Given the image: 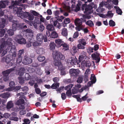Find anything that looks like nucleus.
Returning a JSON list of instances; mask_svg holds the SVG:
<instances>
[{
	"instance_id": "26",
	"label": "nucleus",
	"mask_w": 124,
	"mask_h": 124,
	"mask_svg": "<svg viewBox=\"0 0 124 124\" xmlns=\"http://www.w3.org/2000/svg\"><path fill=\"white\" fill-rule=\"evenodd\" d=\"M10 94L9 93L6 92L0 94V97L4 98H8L10 96Z\"/></svg>"
},
{
	"instance_id": "46",
	"label": "nucleus",
	"mask_w": 124,
	"mask_h": 124,
	"mask_svg": "<svg viewBox=\"0 0 124 124\" xmlns=\"http://www.w3.org/2000/svg\"><path fill=\"white\" fill-rule=\"evenodd\" d=\"M116 7L117 8L116 9V13L119 15H121L122 13V11L121 10L120 8L119 7L115 6L114 7V8H115Z\"/></svg>"
},
{
	"instance_id": "36",
	"label": "nucleus",
	"mask_w": 124,
	"mask_h": 124,
	"mask_svg": "<svg viewBox=\"0 0 124 124\" xmlns=\"http://www.w3.org/2000/svg\"><path fill=\"white\" fill-rule=\"evenodd\" d=\"M46 28L47 30L50 31H52L54 30V28L52 24H48Z\"/></svg>"
},
{
	"instance_id": "44",
	"label": "nucleus",
	"mask_w": 124,
	"mask_h": 124,
	"mask_svg": "<svg viewBox=\"0 0 124 124\" xmlns=\"http://www.w3.org/2000/svg\"><path fill=\"white\" fill-rule=\"evenodd\" d=\"M62 46L63 47V49H64L65 51H67L69 50V46L67 44L63 43L62 45Z\"/></svg>"
},
{
	"instance_id": "37",
	"label": "nucleus",
	"mask_w": 124,
	"mask_h": 124,
	"mask_svg": "<svg viewBox=\"0 0 124 124\" xmlns=\"http://www.w3.org/2000/svg\"><path fill=\"white\" fill-rule=\"evenodd\" d=\"M1 20L2 23L0 24V30H2V28H4L5 26V23L6 21L4 19V20H2L1 18H0V20Z\"/></svg>"
},
{
	"instance_id": "57",
	"label": "nucleus",
	"mask_w": 124,
	"mask_h": 124,
	"mask_svg": "<svg viewBox=\"0 0 124 124\" xmlns=\"http://www.w3.org/2000/svg\"><path fill=\"white\" fill-rule=\"evenodd\" d=\"M111 11H108V12L107 14L106 15V16L112 17L113 15V14L112 13Z\"/></svg>"
},
{
	"instance_id": "33",
	"label": "nucleus",
	"mask_w": 124,
	"mask_h": 124,
	"mask_svg": "<svg viewBox=\"0 0 124 124\" xmlns=\"http://www.w3.org/2000/svg\"><path fill=\"white\" fill-rule=\"evenodd\" d=\"M90 79L91 80V84L95 83L96 81V79L95 75L92 74L90 78Z\"/></svg>"
},
{
	"instance_id": "4",
	"label": "nucleus",
	"mask_w": 124,
	"mask_h": 124,
	"mask_svg": "<svg viewBox=\"0 0 124 124\" xmlns=\"http://www.w3.org/2000/svg\"><path fill=\"white\" fill-rule=\"evenodd\" d=\"M11 54L7 55L5 58V61L6 63L8 64H9V65L11 66H14L15 60V57L12 56Z\"/></svg>"
},
{
	"instance_id": "45",
	"label": "nucleus",
	"mask_w": 124,
	"mask_h": 124,
	"mask_svg": "<svg viewBox=\"0 0 124 124\" xmlns=\"http://www.w3.org/2000/svg\"><path fill=\"white\" fill-rule=\"evenodd\" d=\"M14 30L13 29V30L12 29H9L7 31V33L9 36H12L14 34Z\"/></svg>"
},
{
	"instance_id": "34",
	"label": "nucleus",
	"mask_w": 124,
	"mask_h": 124,
	"mask_svg": "<svg viewBox=\"0 0 124 124\" xmlns=\"http://www.w3.org/2000/svg\"><path fill=\"white\" fill-rule=\"evenodd\" d=\"M82 4V3L80 1H79L76 7V11L77 12L79 11L80 9V6Z\"/></svg>"
},
{
	"instance_id": "60",
	"label": "nucleus",
	"mask_w": 124,
	"mask_h": 124,
	"mask_svg": "<svg viewBox=\"0 0 124 124\" xmlns=\"http://www.w3.org/2000/svg\"><path fill=\"white\" fill-rule=\"evenodd\" d=\"M77 48L78 49H84L85 48V47L84 46H82L81 44L79 43L77 45Z\"/></svg>"
},
{
	"instance_id": "43",
	"label": "nucleus",
	"mask_w": 124,
	"mask_h": 124,
	"mask_svg": "<svg viewBox=\"0 0 124 124\" xmlns=\"http://www.w3.org/2000/svg\"><path fill=\"white\" fill-rule=\"evenodd\" d=\"M53 14L55 16V18L59 17V15L60 14V12L59 10H56L54 11L53 12Z\"/></svg>"
},
{
	"instance_id": "63",
	"label": "nucleus",
	"mask_w": 124,
	"mask_h": 124,
	"mask_svg": "<svg viewBox=\"0 0 124 124\" xmlns=\"http://www.w3.org/2000/svg\"><path fill=\"white\" fill-rule=\"evenodd\" d=\"M29 14L28 17V19L30 20H33L34 18V16L32 15L30 13Z\"/></svg>"
},
{
	"instance_id": "14",
	"label": "nucleus",
	"mask_w": 124,
	"mask_h": 124,
	"mask_svg": "<svg viewBox=\"0 0 124 124\" xmlns=\"http://www.w3.org/2000/svg\"><path fill=\"white\" fill-rule=\"evenodd\" d=\"M9 2L8 0L5 1L1 0L0 1V7L5 8L7 5H8Z\"/></svg>"
},
{
	"instance_id": "7",
	"label": "nucleus",
	"mask_w": 124,
	"mask_h": 124,
	"mask_svg": "<svg viewBox=\"0 0 124 124\" xmlns=\"http://www.w3.org/2000/svg\"><path fill=\"white\" fill-rule=\"evenodd\" d=\"M64 18V17L62 16L60 17H59L53 18L50 19V22L51 24H53L54 26H55L58 23V21L62 22Z\"/></svg>"
},
{
	"instance_id": "25",
	"label": "nucleus",
	"mask_w": 124,
	"mask_h": 124,
	"mask_svg": "<svg viewBox=\"0 0 124 124\" xmlns=\"http://www.w3.org/2000/svg\"><path fill=\"white\" fill-rule=\"evenodd\" d=\"M74 22L76 26H81L82 24V21L79 18L76 19Z\"/></svg>"
},
{
	"instance_id": "56",
	"label": "nucleus",
	"mask_w": 124,
	"mask_h": 124,
	"mask_svg": "<svg viewBox=\"0 0 124 124\" xmlns=\"http://www.w3.org/2000/svg\"><path fill=\"white\" fill-rule=\"evenodd\" d=\"M83 80V78L82 76H79L77 79V82L79 83H81Z\"/></svg>"
},
{
	"instance_id": "22",
	"label": "nucleus",
	"mask_w": 124,
	"mask_h": 124,
	"mask_svg": "<svg viewBox=\"0 0 124 124\" xmlns=\"http://www.w3.org/2000/svg\"><path fill=\"white\" fill-rule=\"evenodd\" d=\"M29 13L27 12H23L20 14V17L22 18L28 17Z\"/></svg>"
},
{
	"instance_id": "50",
	"label": "nucleus",
	"mask_w": 124,
	"mask_h": 124,
	"mask_svg": "<svg viewBox=\"0 0 124 124\" xmlns=\"http://www.w3.org/2000/svg\"><path fill=\"white\" fill-rule=\"evenodd\" d=\"M109 24L110 26L114 27L116 23L112 20H110L109 21Z\"/></svg>"
},
{
	"instance_id": "6",
	"label": "nucleus",
	"mask_w": 124,
	"mask_h": 124,
	"mask_svg": "<svg viewBox=\"0 0 124 124\" xmlns=\"http://www.w3.org/2000/svg\"><path fill=\"white\" fill-rule=\"evenodd\" d=\"M53 57L54 59L59 60H63L65 59V57L62 53L57 51H55L53 53Z\"/></svg>"
},
{
	"instance_id": "10",
	"label": "nucleus",
	"mask_w": 124,
	"mask_h": 124,
	"mask_svg": "<svg viewBox=\"0 0 124 124\" xmlns=\"http://www.w3.org/2000/svg\"><path fill=\"white\" fill-rule=\"evenodd\" d=\"M54 59V65L57 66L58 69L60 70L64 69V67L62 65L61 62L59 60H58L57 59Z\"/></svg>"
},
{
	"instance_id": "19",
	"label": "nucleus",
	"mask_w": 124,
	"mask_h": 124,
	"mask_svg": "<svg viewBox=\"0 0 124 124\" xmlns=\"http://www.w3.org/2000/svg\"><path fill=\"white\" fill-rule=\"evenodd\" d=\"M14 70V68H11L3 72L2 73L4 76H8V74L12 71Z\"/></svg>"
},
{
	"instance_id": "54",
	"label": "nucleus",
	"mask_w": 124,
	"mask_h": 124,
	"mask_svg": "<svg viewBox=\"0 0 124 124\" xmlns=\"http://www.w3.org/2000/svg\"><path fill=\"white\" fill-rule=\"evenodd\" d=\"M24 52V50L23 49L19 51L18 53L17 54V56H18L19 57H22V55L23 54Z\"/></svg>"
},
{
	"instance_id": "58",
	"label": "nucleus",
	"mask_w": 124,
	"mask_h": 124,
	"mask_svg": "<svg viewBox=\"0 0 124 124\" xmlns=\"http://www.w3.org/2000/svg\"><path fill=\"white\" fill-rule=\"evenodd\" d=\"M5 29L1 30L0 31V37H2L3 36L5 32Z\"/></svg>"
},
{
	"instance_id": "52",
	"label": "nucleus",
	"mask_w": 124,
	"mask_h": 124,
	"mask_svg": "<svg viewBox=\"0 0 124 124\" xmlns=\"http://www.w3.org/2000/svg\"><path fill=\"white\" fill-rule=\"evenodd\" d=\"M38 59L40 62H42L45 59V58L44 56H39L38 57Z\"/></svg>"
},
{
	"instance_id": "51",
	"label": "nucleus",
	"mask_w": 124,
	"mask_h": 124,
	"mask_svg": "<svg viewBox=\"0 0 124 124\" xmlns=\"http://www.w3.org/2000/svg\"><path fill=\"white\" fill-rule=\"evenodd\" d=\"M11 3L13 4V5L15 6L16 5H19V4H20L18 0H15L14 1V0H12L11 1Z\"/></svg>"
},
{
	"instance_id": "53",
	"label": "nucleus",
	"mask_w": 124,
	"mask_h": 124,
	"mask_svg": "<svg viewBox=\"0 0 124 124\" xmlns=\"http://www.w3.org/2000/svg\"><path fill=\"white\" fill-rule=\"evenodd\" d=\"M105 10V9L102 7H99L96 10L97 12L99 13H102Z\"/></svg>"
},
{
	"instance_id": "31",
	"label": "nucleus",
	"mask_w": 124,
	"mask_h": 124,
	"mask_svg": "<svg viewBox=\"0 0 124 124\" xmlns=\"http://www.w3.org/2000/svg\"><path fill=\"white\" fill-rule=\"evenodd\" d=\"M70 19L69 18H66L64 20L63 23L62 25L63 27H65L66 26V25L70 23Z\"/></svg>"
},
{
	"instance_id": "35",
	"label": "nucleus",
	"mask_w": 124,
	"mask_h": 124,
	"mask_svg": "<svg viewBox=\"0 0 124 124\" xmlns=\"http://www.w3.org/2000/svg\"><path fill=\"white\" fill-rule=\"evenodd\" d=\"M56 46L54 42H52L49 45L50 50L53 51L55 48Z\"/></svg>"
},
{
	"instance_id": "29",
	"label": "nucleus",
	"mask_w": 124,
	"mask_h": 124,
	"mask_svg": "<svg viewBox=\"0 0 124 124\" xmlns=\"http://www.w3.org/2000/svg\"><path fill=\"white\" fill-rule=\"evenodd\" d=\"M25 70L24 68L23 67L21 68L19 70L18 74L21 77L23 76L25 72Z\"/></svg>"
},
{
	"instance_id": "16",
	"label": "nucleus",
	"mask_w": 124,
	"mask_h": 124,
	"mask_svg": "<svg viewBox=\"0 0 124 124\" xmlns=\"http://www.w3.org/2000/svg\"><path fill=\"white\" fill-rule=\"evenodd\" d=\"M22 8L21 7H20L19 8L16 7L14 8L13 11L14 12H16L17 14H19V16H20V14L22 13L21 12L22 11Z\"/></svg>"
},
{
	"instance_id": "64",
	"label": "nucleus",
	"mask_w": 124,
	"mask_h": 124,
	"mask_svg": "<svg viewBox=\"0 0 124 124\" xmlns=\"http://www.w3.org/2000/svg\"><path fill=\"white\" fill-rule=\"evenodd\" d=\"M78 36L79 33L78 31H77L74 33L73 36V38L74 39L77 38Z\"/></svg>"
},
{
	"instance_id": "40",
	"label": "nucleus",
	"mask_w": 124,
	"mask_h": 124,
	"mask_svg": "<svg viewBox=\"0 0 124 124\" xmlns=\"http://www.w3.org/2000/svg\"><path fill=\"white\" fill-rule=\"evenodd\" d=\"M18 79L19 81V83L21 85L23 84L24 83V78L21 77H18Z\"/></svg>"
},
{
	"instance_id": "24",
	"label": "nucleus",
	"mask_w": 124,
	"mask_h": 124,
	"mask_svg": "<svg viewBox=\"0 0 124 124\" xmlns=\"http://www.w3.org/2000/svg\"><path fill=\"white\" fill-rule=\"evenodd\" d=\"M78 50L77 47L76 46H74L70 51V53L72 55H74L77 52Z\"/></svg>"
},
{
	"instance_id": "55",
	"label": "nucleus",
	"mask_w": 124,
	"mask_h": 124,
	"mask_svg": "<svg viewBox=\"0 0 124 124\" xmlns=\"http://www.w3.org/2000/svg\"><path fill=\"white\" fill-rule=\"evenodd\" d=\"M73 86L72 84L70 85L65 87L64 89L65 90H71V89Z\"/></svg>"
},
{
	"instance_id": "47",
	"label": "nucleus",
	"mask_w": 124,
	"mask_h": 124,
	"mask_svg": "<svg viewBox=\"0 0 124 124\" xmlns=\"http://www.w3.org/2000/svg\"><path fill=\"white\" fill-rule=\"evenodd\" d=\"M44 50L42 48H40L38 49V53L40 54H42L44 53Z\"/></svg>"
},
{
	"instance_id": "28",
	"label": "nucleus",
	"mask_w": 124,
	"mask_h": 124,
	"mask_svg": "<svg viewBox=\"0 0 124 124\" xmlns=\"http://www.w3.org/2000/svg\"><path fill=\"white\" fill-rule=\"evenodd\" d=\"M39 19L38 18H37L35 20V22L38 24H40L41 22L44 23L46 21V19L44 17L40 18V21L39 20Z\"/></svg>"
},
{
	"instance_id": "41",
	"label": "nucleus",
	"mask_w": 124,
	"mask_h": 124,
	"mask_svg": "<svg viewBox=\"0 0 124 124\" xmlns=\"http://www.w3.org/2000/svg\"><path fill=\"white\" fill-rule=\"evenodd\" d=\"M59 85V83H54L52 84L51 86V88L53 89H56L58 87Z\"/></svg>"
},
{
	"instance_id": "8",
	"label": "nucleus",
	"mask_w": 124,
	"mask_h": 124,
	"mask_svg": "<svg viewBox=\"0 0 124 124\" xmlns=\"http://www.w3.org/2000/svg\"><path fill=\"white\" fill-rule=\"evenodd\" d=\"M11 44L12 45L10 46V48L9 49V53H12L11 55H12V56L16 57V47L15 46L12 45V42Z\"/></svg>"
},
{
	"instance_id": "15",
	"label": "nucleus",
	"mask_w": 124,
	"mask_h": 124,
	"mask_svg": "<svg viewBox=\"0 0 124 124\" xmlns=\"http://www.w3.org/2000/svg\"><path fill=\"white\" fill-rule=\"evenodd\" d=\"M86 53L84 52H82L81 54V55L79 56L78 61L80 62L84 59H86Z\"/></svg>"
},
{
	"instance_id": "38",
	"label": "nucleus",
	"mask_w": 124,
	"mask_h": 124,
	"mask_svg": "<svg viewBox=\"0 0 124 124\" xmlns=\"http://www.w3.org/2000/svg\"><path fill=\"white\" fill-rule=\"evenodd\" d=\"M22 57H19L17 56V57L16 58V62H15V63H16L17 64H19L21 63L22 61ZM15 62V61H14Z\"/></svg>"
},
{
	"instance_id": "48",
	"label": "nucleus",
	"mask_w": 124,
	"mask_h": 124,
	"mask_svg": "<svg viewBox=\"0 0 124 124\" xmlns=\"http://www.w3.org/2000/svg\"><path fill=\"white\" fill-rule=\"evenodd\" d=\"M99 45L98 44H96L94 46V48H91V52H93V50H94L95 51H96L99 48Z\"/></svg>"
},
{
	"instance_id": "49",
	"label": "nucleus",
	"mask_w": 124,
	"mask_h": 124,
	"mask_svg": "<svg viewBox=\"0 0 124 124\" xmlns=\"http://www.w3.org/2000/svg\"><path fill=\"white\" fill-rule=\"evenodd\" d=\"M36 72L37 74L39 75H41L43 73L42 70L40 68H38L37 69Z\"/></svg>"
},
{
	"instance_id": "21",
	"label": "nucleus",
	"mask_w": 124,
	"mask_h": 124,
	"mask_svg": "<svg viewBox=\"0 0 124 124\" xmlns=\"http://www.w3.org/2000/svg\"><path fill=\"white\" fill-rule=\"evenodd\" d=\"M83 65L86 67H90L91 65V63L89 61H83L82 62Z\"/></svg>"
},
{
	"instance_id": "30",
	"label": "nucleus",
	"mask_w": 124,
	"mask_h": 124,
	"mask_svg": "<svg viewBox=\"0 0 124 124\" xmlns=\"http://www.w3.org/2000/svg\"><path fill=\"white\" fill-rule=\"evenodd\" d=\"M58 34L55 31H52L50 36V37L52 38H56L58 37Z\"/></svg>"
},
{
	"instance_id": "18",
	"label": "nucleus",
	"mask_w": 124,
	"mask_h": 124,
	"mask_svg": "<svg viewBox=\"0 0 124 124\" xmlns=\"http://www.w3.org/2000/svg\"><path fill=\"white\" fill-rule=\"evenodd\" d=\"M37 39L39 43H41L43 40L44 36L42 34L39 33L36 36Z\"/></svg>"
},
{
	"instance_id": "62",
	"label": "nucleus",
	"mask_w": 124,
	"mask_h": 124,
	"mask_svg": "<svg viewBox=\"0 0 124 124\" xmlns=\"http://www.w3.org/2000/svg\"><path fill=\"white\" fill-rule=\"evenodd\" d=\"M23 121L24 122L23 123L27 124H29L31 122L30 120L27 118L24 119Z\"/></svg>"
},
{
	"instance_id": "17",
	"label": "nucleus",
	"mask_w": 124,
	"mask_h": 124,
	"mask_svg": "<svg viewBox=\"0 0 124 124\" xmlns=\"http://www.w3.org/2000/svg\"><path fill=\"white\" fill-rule=\"evenodd\" d=\"M24 32L26 33V35L32 37L33 36V31L31 29H28L24 30Z\"/></svg>"
},
{
	"instance_id": "13",
	"label": "nucleus",
	"mask_w": 124,
	"mask_h": 124,
	"mask_svg": "<svg viewBox=\"0 0 124 124\" xmlns=\"http://www.w3.org/2000/svg\"><path fill=\"white\" fill-rule=\"evenodd\" d=\"M67 62L70 63L71 65H72L78 64L77 59L75 57V58L71 57L69 59L67 60Z\"/></svg>"
},
{
	"instance_id": "23",
	"label": "nucleus",
	"mask_w": 124,
	"mask_h": 124,
	"mask_svg": "<svg viewBox=\"0 0 124 124\" xmlns=\"http://www.w3.org/2000/svg\"><path fill=\"white\" fill-rule=\"evenodd\" d=\"M92 56L95 60V62L96 63L99 62L100 60V56H97L96 54H93L92 55Z\"/></svg>"
},
{
	"instance_id": "20",
	"label": "nucleus",
	"mask_w": 124,
	"mask_h": 124,
	"mask_svg": "<svg viewBox=\"0 0 124 124\" xmlns=\"http://www.w3.org/2000/svg\"><path fill=\"white\" fill-rule=\"evenodd\" d=\"M55 42L57 44V47H60L64 43L63 41L61 39H57L55 40Z\"/></svg>"
},
{
	"instance_id": "39",
	"label": "nucleus",
	"mask_w": 124,
	"mask_h": 124,
	"mask_svg": "<svg viewBox=\"0 0 124 124\" xmlns=\"http://www.w3.org/2000/svg\"><path fill=\"white\" fill-rule=\"evenodd\" d=\"M86 25H88L90 27H92L94 26V24L91 20H89L87 21L85 23Z\"/></svg>"
},
{
	"instance_id": "12",
	"label": "nucleus",
	"mask_w": 124,
	"mask_h": 124,
	"mask_svg": "<svg viewBox=\"0 0 124 124\" xmlns=\"http://www.w3.org/2000/svg\"><path fill=\"white\" fill-rule=\"evenodd\" d=\"M32 61V60L31 58L26 56H25L23 63L25 65H27L31 63Z\"/></svg>"
},
{
	"instance_id": "1",
	"label": "nucleus",
	"mask_w": 124,
	"mask_h": 124,
	"mask_svg": "<svg viewBox=\"0 0 124 124\" xmlns=\"http://www.w3.org/2000/svg\"><path fill=\"white\" fill-rule=\"evenodd\" d=\"M1 44L0 45V53L3 51L2 54V56H4L6 54L7 52H9V49L12 45L11 41H12V39L11 38H8L6 41L4 38H2L0 40Z\"/></svg>"
},
{
	"instance_id": "2",
	"label": "nucleus",
	"mask_w": 124,
	"mask_h": 124,
	"mask_svg": "<svg viewBox=\"0 0 124 124\" xmlns=\"http://www.w3.org/2000/svg\"><path fill=\"white\" fill-rule=\"evenodd\" d=\"M10 22H12L13 23L12 24V28L14 31L16 29L21 30L23 29L27 28V26L26 25H24L23 23H18L17 21L12 20V19H9Z\"/></svg>"
},
{
	"instance_id": "11",
	"label": "nucleus",
	"mask_w": 124,
	"mask_h": 124,
	"mask_svg": "<svg viewBox=\"0 0 124 124\" xmlns=\"http://www.w3.org/2000/svg\"><path fill=\"white\" fill-rule=\"evenodd\" d=\"M24 100L23 99H20L17 101L16 104L20 106H19V107L20 109H23L25 108V106L23 105L24 104Z\"/></svg>"
},
{
	"instance_id": "5",
	"label": "nucleus",
	"mask_w": 124,
	"mask_h": 124,
	"mask_svg": "<svg viewBox=\"0 0 124 124\" xmlns=\"http://www.w3.org/2000/svg\"><path fill=\"white\" fill-rule=\"evenodd\" d=\"M15 40L16 42L21 44H25L26 42V40L23 38L21 35H16L15 37Z\"/></svg>"
},
{
	"instance_id": "59",
	"label": "nucleus",
	"mask_w": 124,
	"mask_h": 124,
	"mask_svg": "<svg viewBox=\"0 0 124 124\" xmlns=\"http://www.w3.org/2000/svg\"><path fill=\"white\" fill-rule=\"evenodd\" d=\"M66 95L69 97H71L72 95L71 90H68L66 93Z\"/></svg>"
},
{
	"instance_id": "32",
	"label": "nucleus",
	"mask_w": 124,
	"mask_h": 124,
	"mask_svg": "<svg viewBox=\"0 0 124 124\" xmlns=\"http://www.w3.org/2000/svg\"><path fill=\"white\" fill-rule=\"evenodd\" d=\"M14 104L12 101H10L8 102L7 103L6 106L7 108L8 109H9L13 107Z\"/></svg>"
},
{
	"instance_id": "3",
	"label": "nucleus",
	"mask_w": 124,
	"mask_h": 124,
	"mask_svg": "<svg viewBox=\"0 0 124 124\" xmlns=\"http://www.w3.org/2000/svg\"><path fill=\"white\" fill-rule=\"evenodd\" d=\"M93 7L91 5H87L86 4L82 5L81 9L84 11V13L86 15H89L93 12Z\"/></svg>"
},
{
	"instance_id": "27",
	"label": "nucleus",
	"mask_w": 124,
	"mask_h": 124,
	"mask_svg": "<svg viewBox=\"0 0 124 124\" xmlns=\"http://www.w3.org/2000/svg\"><path fill=\"white\" fill-rule=\"evenodd\" d=\"M61 34L62 35L64 36H67L68 35L67 29L65 28L62 29V30Z\"/></svg>"
},
{
	"instance_id": "61",
	"label": "nucleus",
	"mask_w": 124,
	"mask_h": 124,
	"mask_svg": "<svg viewBox=\"0 0 124 124\" xmlns=\"http://www.w3.org/2000/svg\"><path fill=\"white\" fill-rule=\"evenodd\" d=\"M30 12L34 16H37L39 15V14L38 12L34 10H31Z\"/></svg>"
},
{
	"instance_id": "42",
	"label": "nucleus",
	"mask_w": 124,
	"mask_h": 124,
	"mask_svg": "<svg viewBox=\"0 0 124 124\" xmlns=\"http://www.w3.org/2000/svg\"><path fill=\"white\" fill-rule=\"evenodd\" d=\"M79 43L82 44L83 46H85L86 44L85 41L84 39H81L78 40Z\"/></svg>"
},
{
	"instance_id": "9",
	"label": "nucleus",
	"mask_w": 124,
	"mask_h": 124,
	"mask_svg": "<svg viewBox=\"0 0 124 124\" xmlns=\"http://www.w3.org/2000/svg\"><path fill=\"white\" fill-rule=\"evenodd\" d=\"M80 72V71L78 69H72L69 71V73L72 76L76 77L78 76Z\"/></svg>"
}]
</instances>
